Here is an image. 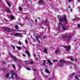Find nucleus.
Returning <instances> with one entry per match:
<instances>
[{"label": "nucleus", "mask_w": 80, "mask_h": 80, "mask_svg": "<svg viewBox=\"0 0 80 80\" xmlns=\"http://www.w3.org/2000/svg\"><path fill=\"white\" fill-rule=\"evenodd\" d=\"M48 25H49V24H48L46 25V26H48Z\"/></svg>", "instance_id": "obj_51"}, {"label": "nucleus", "mask_w": 80, "mask_h": 80, "mask_svg": "<svg viewBox=\"0 0 80 80\" xmlns=\"http://www.w3.org/2000/svg\"><path fill=\"white\" fill-rule=\"evenodd\" d=\"M9 55L11 56L12 59V60H13V61H14V62H16V61H18V62H20V61L19 60H18L16 57L12 55L11 53H9Z\"/></svg>", "instance_id": "obj_4"}, {"label": "nucleus", "mask_w": 80, "mask_h": 80, "mask_svg": "<svg viewBox=\"0 0 80 80\" xmlns=\"http://www.w3.org/2000/svg\"><path fill=\"white\" fill-rule=\"evenodd\" d=\"M11 20H13L14 18V16L13 15H11Z\"/></svg>", "instance_id": "obj_18"}, {"label": "nucleus", "mask_w": 80, "mask_h": 80, "mask_svg": "<svg viewBox=\"0 0 80 80\" xmlns=\"http://www.w3.org/2000/svg\"><path fill=\"white\" fill-rule=\"evenodd\" d=\"M26 69H27V70H30V68L28 67H26Z\"/></svg>", "instance_id": "obj_29"}, {"label": "nucleus", "mask_w": 80, "mask_h": 80, "mask_svg": "<svg viewBox=\"0 0 80 80\" xmlns=\"http://www.w3.org/2000/svg\"><path fill=\"white\" fill-rule=\"evenodd\" d=\"M5 11H6V12H10V10H9V9H8V8H7L5 9Z\"/></svg>", "instance_id": "obj_15"}, {"label": "nucleus", "mask_w": 80, "mask_h": 80, "mask_svg": "<svg viewBox=\"0 0 80 80\" xmlns=\"http://www.w3.org/2000/svg\"><path fill=\"white\" fill-rule=\"evenodd\" d=\"M45 77L46 78L47 77L48 78V76H45Z\"/></svg>", "instance_id": "obj_46"}, {"label": "nucleus", "mask_w": 80, "mask_h": 80, "mask_svg": "<svg viewBox=\"0 0 80 80\" xmlns=\"http://www.w3.org/2000/svg\"><path fill=\"white\" fill-rule=\"evenodd\" d=\"M25 62H27V61H25Z\"/></svg>", "instance_id": "obj_64"}, {"label": "nucleus", "mask_w": 80, "mask_h": 80, "mask_svg": "<svg viewBox=\"0 0 80 80\" xmlns=\"http://www.w3.org/2000/svg\"><path fill=\"white\" fill-rule=\"evenodd\" d=\"M29 5H29V4H28V5H27V7H29Z\"/></svg>", "instance_id": "obj_50"}, {"label": "nucleus", "mask_w": 80, "mask_h": 80, "mask_svg": "<svg viewBox=\"0 0 80 80\" xmlns=\"http://www.w3.org/2000/svg\"><path fill=\"white\" fill-rule=\"evenodd\" d=\"M63 47H64L66 48V50L67 51H70V49H71V47L70 46H63Z\"/></svg>", "instance_id": "obj_5"}, {"label": "nucleus", "mask_w": 80, "mask_h": 80, "mask_svg": "<svg viewBox=\"0 0 80 80\" xmlns=\"http://www.w3.org/2000/svg\"><path fill=\"white\" fill-rule=\"evenodd\" d=\"M73 9H72V8H71V9H70V10H71V11H72V10Z\"/></svg>", "instance_id": "obj_54"}, {"label": "nucleus", "mask_w": 80, "mask_h": 80, "mask_svg": "<svg viewBox=\"0 0 80 80\" xmlns=\"http://www.w3.org/2000/svg\"><path fill=\"white\" fill-rule=\"evenodd\" d=\"M35 22H37V19H36L35 20Z\"/></svg>", "instance_id": "obj_45"}, {"label": "nucleus", "mask_w": 80, "mask_h": 80, "mask_svg": "<svg viewBox=\"0 0 80 80\" xmlns=\"http://www.w3.org/2000/svg\"><path fill=\"white\" fill-rule=\"evenodd\" d=\"M20 21V18H19V21Z\"/></svg>", "instance_id": "obj_57"}, {"label": "nucleus", "mask_w": 80, "mask_h": 80, "mask_svg": "<svg viewBox=\"0 0 80 80\" xmlns=\"http://www.w3.org/2000/svg\"><path fill=\"white\" fill-rule=\"evenodd\" d=\"M48 22V20H45V23H47Z\"/></svg>", "instance_id": "obj_41"}, {"label": "nucleus", "mask_w": 80, "mask_h": 80, "mask_svg": "<svg viewBox=\"0 0 80 80\" xmlns=\"http://www.w3.org/2000/svg\"><path fill=\"white\" fill-rule=\"evenodd\" d=\"M67 37V41L70 42L72 40V36L70 35V34L67 32L65 33V35L62 36V38H65Z\"/></svg>", "instance_id": "obj_3"}, {"label": "nucleus", "mask_w": 80, "mask_h": 80, "mask_svg": "<svg viewBox=\"0 0 80 80\" xmlns=\"http://www.w3.org/2000/svg\"><path fill=\"white\" fill-rule=\"evenodd\" d=\"M44 38H46V36H44Z\"/></svg>", "instance_id": "obj_61"}, {"label": "nucleus", "mask_w": 80, "mask_h": 80, "mask_svg": "<svg viewBox=\"0 0 80 80\" xmlns=\"http://www.w3.org/2000/svg\"><path fill=\"white\" fill-rule=\"evenodd\" d=\"M73 57H72V56H71L70 57V59L71 60H72V61H74V60L72 59V58H72Z\"/></svg>", "instance_id": "obj_28"}, {"label": "nucleus", "mask_w": 80, "mask_h": 80, "mask_svg": "<svg viewBox=\"0 0 80 80\" xmlns=\"http://www.w3.org/2000/svg\"><path fill=\"white\" fill-rule=\"evenodd\" d=\"M38 18V19H39V20H40V18Z\"/></svg>", "instance_id": "obj_49"}, {"label": "nucleus", "mask_w": 80, "mask_h": 80, "mask_svg": "<svg viewBox=\"0 0 80 80\" xmlns=\"http://www.w3.org/2000/svg\"><path fill=\"white\" fill-rule=\"evenodd\" d=\"M68 1L69 2H73V0H68Z\"/></svg>", "instance_id": "obj_36"}, {"label": "nucleus", "mask_w": 80, "mask_h": 80, "mask_svg": "<svg viewBox=\"0 0 80 80\" xmlns=\"http://www.w3.org/2000/svg\"><path fill=\"white\" fill-rule=\"evenodd\" d=\"M42 65H45V63H43V64H42Z\"/></svg>", "instance_id": "obj_43"}, {"label": "nucleus", "mask_w": 80, "mask_h": 80, "mask_svg": "<svg viewBox=\"0 0 80 80\" xmlns=\"http://www.w3.org/2000/svg\"><path fill=\"white\" fill-rule=\"evenodd\" d=\"M17 48H18V50H21V49H22V48H21V47L17 46Z\"/></svg>", "instance_id": "obj_23"}, {"label": "nucleus", "mask_w": 80, "mask_h": 80, "mask_svg": "<svg viewBox=\"0 0 80 80\" xmlns=\"http://www.w3.org/2000/svg\"><path fill=\"white\" fill-rule=\"evenodd\" d=\"M78 2H80V0H78Z\"/></svg>", "instance_id": "obj_56"}, {"label": "nucleus", "mask_w": 80, "mask_h": 80, "mask_svg": "<svg viewBox=\"0 0 80 80\" xmlns=\"http://www.w3.org/2000/svg\"><path fill=\"white\" fill-rule=\"evenodd\" d=\"M74 74H75V73H72V74H71L70 75L69 78L72 77V76L74 75Z\"/></svg>", "instance_id": "obj_19"}, {"label": "nucleus", "mask_w": 80, "mask_h": 80, "mask_svg": "<svg viewBox=\"0 0 80 80\" xmlns=\"http://www.w3.org/2000/svg\"><path fill=\"white\" fill-rule=\"evenodd\" d=\"M32 70L33 71H34L35 72H37V70H36L35 68H33Z\"/></svg>", "instance_id": "obj_33"}, {"label": "nucleus", "mask_w": 80, "mask_h": 80, "mask_svg": "<svg viewBox=\"0 0 80 80\" xmlns=\"http://www.w3.org/2000/svg\"><path fill=\"white\" fill-rule=\"evenodd\" d=\"M45 72L46 73H50V72H49V71H48V70L47 69H45Z\"/></svg>", "instance_id": "obj_21"}, {"label": "nucleus", "mask_w": 80, "mask_h": 80, "mask_svg": "<svg viewBox=\"0 0 80 80\" xmlns=\"http://www.w3.org/2000/svg\"><path fill=\"white\" fill-rule=\"evenodd\" d=\"M3 63H4V64H5V63H6V62H3Z\"/></svg>", "instance_id": "obj_60"}, {"label": "nucleus", "mask_w": 80, "mask_h": 80, "mask_svg": "<svg viewBox=\"0 0 80 80\" xmlns=\"http://www.w3.org/2000/svg\"><path fill=\"white\" fill-rule=\"evenodd\" d=\"M58 62V60H54L53 61V62Z\"/></svg>", "instance_id": "obj_40"}, {"label": "nucleus", "mask_w": 80, "mask_h": 80, "mask_svg": "<svg viewBox=\"0 0 80 80\" xmlns=\"http://www.w3.org/2000/svg\"><path fill=\"white\" fill-rule=\"evenodd\" d=\"M58 49H57L55 51V53H56V54H57L58 53Z\"/></svg>", "instance_id": "obj_22"}, {"label": "nucleus", "mask_w": 80, "mask_h": 80, "mask_svg": "<svg viewBox=\"0 0 80 80\" xmlns=\"http://www.w3.org/2000/svg\"><path fill=\"white\" fill-rule=\"evenodd\" d=\"M22 56L24 57H26V55L25 54H23Z\"/></svg>", "instance_id": "obj_39"}, {"label": "nucleus", "mask_w": 80, "mask_h": 80, "mask_svg": "<svg viewBox=\"0 0 80 80\" xmlns=\"http://www.w3.org/2000/svg\"><path fill=\"white\" fill-rule=\"evenodd\" d=\"M4 70H7V69L6 68H5V69H4Z\"/></svg>", "instance_id": "obj_53"}, {"label": "nucleus", "mask_w": 80, "mask_h": 80, "mask_svg": "<svg viewBox=\"0 0 80 80\" xmlns=\"http://www.w3.org/2000/svg\"><path fill=\"white\" fill-rule=\"evenodd\" d=\"M8 77H9V73H7L6 75V78H8Z\"/></svg>", "instance_id": "obj_14"}, {"label": "nucleus", "mask_w": 80, "mask_h": 80, "mask_svg": "<svg viewBox=\"0 0 80 80\" xmlns=\"http://www.w3.org/2000/svg\"><path fill=\"white\" fill-rule=\"evenodd\" d=\"M33 61L32 60L31 61L29 62V64H33Z\"/></svg>", "instance_id": "obj_24"}, {"label": "nucleus", "mask_w": 80, "mask_h": 80, "mask_svg": "<svg viewBox=\"0 0 80 80\" xmlns=\"http://www.w3.org/2000/svg\"><path fill=\"white\" fill-rule=\"evenodd\" d=\"M23 25L24 24L23 23L21 24H21H20V25H21V27H22V26H23Z\"/></svg>", "instance_id": "obj_35"}, {"label": "nucleus", "mask_w": 80, "mask_h": 80, "mask_svg": "<svg viewBox=\"0 0 80 80\" xmlns=\"http://www.w3.org/2000/svg\"><path fill=\"white\" fill-rule=\"evenodd\" d=\"M77 18V20H80V18H78L77 17H76L75 18L72 20L73 21V20H76V19Z\"/></svg>", "instance_id": "obj_17"}, {"label": "nucleus", "mask_w": 80, "mask_h": 80, "mask_svg": "<svg viewBox=\"0 0 80 80\" xmlns=\"http://www.w3.org/2000/svg\"><path fill=\"white\" fill-rule=\"evenodd\" d=\"M75 78L76 79V80H78V77L77 76H75Z\"/></svg>", "instance_id": "obj_34"}, {"label": "nucleus", "mask_w": 80, "mask_h": 80, "mask_svg": "<svg viewBox=\"0 0 80 80\" xmlns=\"http://www.w3.org/2000/svg\"><path fill=\"white\" fill-rule=\"evenodd\" d=\"M58 18L59 19V25H61L62 27V28L63 30H67V28L65 24H62V23L63 22H65L66 24H67L68 22H67V17L65 16H64L62 17L61 16H58Z\"/></svg>", "instance_id": "obj_1"}, {"label": "nucleus", "mask_w": 80, "mask_h": 80, "mask_svg": "<svg viewBox=\"0 0 80 80\" xmlns=\"http://www.w3.org/2000/svg\"><path fill=\"white\" fill-rule=\"evenodd\" d=\"M74 42H77V40L76 39H75L74 40Z\"/></svg>", "instance_id": "obj_55"}, {"label": "nucleus", "mask_w": 80, "mask_h": 80, "mask_svg": "<svg viewBox=\"0 0 80 80\" xmlns=\"http://www.w3.org/2000/svg\"><path fill=\"white\" fill-rule=\"evenodd\" d=\"M7 3L8 5L9 6V7H10L11 4L10 3Z\"/></svg>", "instance_id": "obj_26"}, {"label": "nucleus", "mask_w": 80, "mask_h": 80, "mask_svg": "<svg viewBox=\"0 0 80 80\" xmlns=\"http://www.w3.org/2000/svg\"><path fill=\"white\" fill-rule=\"evenodd\" d=\"M4 30H5V31H7V32H10V30L9 29V28H4Z\"/></svg>", "instance_id": "obj_11"}, {"label": "nucleus", "mask_w": 80, "mask_h": 80, "mask_svg": "<svg viewBox=\"0 0 80 80\" xmlns=\"http://www.w3.org/2000/svg\"><path fill=\"white\" fill-rule=\"evenodd\" d=\"M25 52L28 55V57H30V53L29 51H28V50H26Z\"/></svg>", "instance_id": "obj_6"}, {"label": "nucleus", "mask_w": 80, "mask_h": 80, "mask_svg": "<svg viewBox=\"0 0 80 80\" xmlns=\"http://www.w3.org/2000/svg\"><path fill=\"white\" fill-rule=\"evenodd\" d=\"M78 28H80V24H78Z\"/></svg>", "instance_id": "obj_37"}, {"label": "nucleus", "mask_w": 80, "mask_h": 80, "mask_svg": "<svg viewBox=\"0 0 80 80\" xmlns=\"http://www.w3.org/2000/svg\"><path fill=\"white\" fill-rule=\"evenodd\" d=\"M12 67L13 68H14V69H16V68L15 67V65L13 64H12Z\"/></svg>", "instance_id": "obj_25"}, {"label": "nucleus", "mask_w": 80, "mask_h": 80, "mask_svg": "<svg viewBox=\"0 0 80 80\" xmlns=\"http://www.w3.org/2000/svg\"><path fill=\"white\" fill-rule=\"evenodd\" d=\"M25 43H27V40H25Z\"/></svg>", "instance_id": "obj_44"}, {"label": "nucleus", "mask_w": 80, "mask_h": 80, "mask_svg": "<svg viewBox=\"0 0 80 80\" xmlns=\"http://www.w3.org/2000/svg\"><path fill=\"white\" fill-rule=\"evenodd\" d=\"M33 40H35V39H34V38H32Z\"/></svg>", "instance_id": "obj_59"}, {"label": "nucleus", "mask_w": 80, "mask_h": 80, "mask_svg": "<svg viewBox=\"0 0 80 80\" xmlns=\"http://www.w3.org/2000/svg\"><path fill=\"white\" fill-rule=\"evenodd\" d=\"M76 67H75V66L74 67V68H76Z\"/></svg>", "instance_id": "obj_63"}, {"label": "nucleus", "mask_w": 80, "mask_h": 80, "mask_svg": "<svg viewBox=\"0 0 80 80\" xmlns=\"http://www.w3.org/2000/svg\"><path fill=\"white\" fill-rule=\"evenodd\" d=\"M17 23V24H18L19 25H20V24L21 23H20V22H18Z\"/></svg>", "instance_id": "obj_42"}, {"label": "nucleus", "mask_w": 80, "mask_h": 80, "mask_svg": "<svg viewBox=\"0 0 80 80\" xmlns=\"http://www.w3.org/2000/svg\"><path fill=\"white\" fill-rule=\"evenodd\" d=\"M11 74L12 77L13 79L17 80H20V78L17 75L15 74V72L14 71H11Z\"/></svg>", "instance_id": "obj_2"}, {"label": "nucleus", "mask_w": 80, "mask_h": 80, "mask_svg": "<svg viewBox=\"0 0 80 80\" xmlns=\"http://www.w3.org/2000/svg\"><path fill=\"white\" fill-rule=\"evenodd\" d=\"M35 37L36 38L38 42V43H40V41H39V40H38V38H40V37H39V36H35Z\"/></svg>", "instance_id": "obj_8"}, {"label": "nucleus", "mask_w": 80, "mask_h": 80, "mask_svg": "<svg viewBox=\"0 0 80 80\" xmlns=\"http://www.w3.org/2000/svg\"><path fill=\"white\" fill-rule=\"evenodd\" d=\"M19 10H21V11H22V8H21V7H19Z\"/></svg>", "instance_id": "obj_31"}, {"label": "nucleus", "mask_w": 80, "mask_h": 80, "mask_svg": "<svg viewBox=\"0 0 80 80\" xmlns=\"http://www.w3.org/2000/svg\"><path fill=\"white\" fill-rule=\"evenodd\" d=\"M14 36H18L19 37H21L22 34L20 33H17L15 34H13Z\"/></svg>", "instance_id": "obj_7"}, {"label": "nucleus", "mask_w": 80, "mask_h": 80, "mask_svg": "<svg viewBox=\"0 0 80 80\" xmlns=\"http://www.w3.org/2000/svg\"><path fill=\"white\" fill-rule=\"evenodd\" d=\"M11 46L12 47V48L13 49H14V50H15V46H14L12 45Z\"/></svg>", "instance_id": "obj_30"}, {"label": "nucleus", "mask_w": 80, "mask_h": 80, "mask_svg": "<svg viewBox=\"0 0 80 80\" xmlns=\"http://www.w3.org/2000/svg\"><path fill=\"white\" fill-rule=\"evenodd\" d=\"M15 28H16V29H18V25H16L15 26Z\"/></svg>", "instance_id": "obj_32"}, {"label": "nucleus", "mask_w": 80, "mask_h": 80, "mask_svg": "<svg viewBox=\"0 0 80 80\" xmlns=\"http://www.w3.org/2000/svg\"><path fill=\"white\" fill-rule=\"evenodd\" d=\"M61 25H60V23H59V25L58 26L57 28V29L58 31H60V26Z\"/></svg>", "instance_id": "obj_9"}, {"label": "nucleus", "mask_w": 80, "mask_h": 80, "mask_svg": "<svg viewBox=\"0 0 80 80\" xmlns=\"http://www.w3.org/2000/svg\"><path fill=\"white\" fill-rule=\"evenodd\" d=\"M36 60L37 61V60H38V59H37V58H36Z\"/></svg>", "instance_id": "obj_58"}, {"label": "nucleus", "mask_w": 80, "mask_h": 80, "mask_svg": "<svg viewBox=\"0 0 80 80\" xmlns=\"http://www.w3.org/2000/svg\"><path fill=\"white\" fill-rule=\"evenodd\" d=\"M48 62L49 63L50 65H52V63L51 62V61L50 60H48Z\"/></svg>", "instance_id": "obj_20"}, {"label": "nucleus", "mask_w": 80, "mask_h": 80, "mask_svg": "<svg viewBox=\"0 0 80 80\" xmlns=\"http://www.w3.org/2000/svg\"><path fill=\"white\" fill-rule=\"evenodd\" d=\"M60 62L61 63H66V61L61 59L60 60Z\"/></svg>", "instance_id": "obj_13"}, {"label": "nucleus", "mask_w": 80, "mask_h": 80, "mask_svg": "<svg viewBox=\"0 0 80 80\" xmlns=\"http://www.w3.org/2000/svg\"><path fill=\"white\" fill-rule=\"evenodd\" d=\"M18 44H19V45H21L22 44V45H23V43H22V42H18Z\"/></svg>", "instance_id": "obj_27"}, {"label": "nucleus", "mask_w": 80, "mask_h": 80, "mask_svg": "<svg viewBox=\"0 0 80 80\" xmlns=\"http://www.w3.org/2000/svg\"><path fill=\"white\" fill-rule=\"evenodd\" d=\"M18 67L19 70H20V69H21V68H22V66H21L20 64H18Z\"/></svg>", "instance_id": "obj_16"}, {"label": "nucleus", "mask_w": 80, "mask_h": 80, "mask_svg": "<svg viewBox=\"0 0 80 80\" xmlns=\"http://www.w3.org/2000/svg\"><path fill=\"white\" fill-rule=\"evenodd\" d=\"M34 57H35V55H34Z\"/></svg>", "instance_id": "obj_62"}, {"label": "nucleus", "mask_w": 80, "mask_h": 80, "mask_svg": "<svg viewBox=\"0 0 80 80\" xmlns=\"http://www.w3.org/2000/svg\"><path fill=\"white\" fill-rule=\"evenodd\" d=\"M38 3H39V4L40 5H42V4H43V3H44V2L43 1H42V0H41V1H39Z\"/></svg>", "instance_id": "obj_10"}, {"label": "nucleus", "mask_w": 80, "mask_h": 80, "mask_svg": "<svg viewBox=\"0 0 80 80\" xmlns=\"http://www.w3.org/2000/svg\"><path fill=\"white\" fill-rule=\"evenodd\" d=\"M43 62H45L46 61L45 60H43Z\"/></svg>", "instance_id": "obj_47"}, {"label": "nucleus", "mask_w": 80, "mask_h": 80, "mask_svg": "<svg viewBox=\"0 0 80 80\" xmlns=\"http://www.w3.org/2000/svg\"><path fill=\"white\" fill-rule=\"evenodd\" d=\"M56 12H58V10H59L58 9H55Z\"/></svg>", "instance_id": "obj_38"}, {"label": "nucleus", "mask_w": 80, "mask_h": 80, "mask_svg": "<svg viewBox=\"0 0 80 80\" xmlns=\"http://www.w3.org/2000/svg\"><path fill=\"white\" fill-rule=\"evenodd\" d=\"M44 52L45 53H48L47 52V49L45 48L44 49Z\"/></svg>", "instance_id": "obj_12"}, {"label": "nucleus", "mask_w": 80, "mask_h": 80, "mask_svg": "<svg viewBox=\"0 0 80 80\" xmlns=\"http://www.w3.org/2000/svg\"><path fill=\"white\" fill-rule=\"evenodd\" d=\"M75 61H77V59L76 58V59H75Z\"/></svg>", "instance_id": "obj_52"}, {"label": "nucleus", "mask_w": 80, "mask_h": 80, "mask_svg": "<svg viewBox=\"0 0 80 80\" xmlns=\"http://www.w3.org/2000/svg\"><path fill=\"white\" fill-rule=\"evenodd\" d=\"M68 8H71V7L70 6H69V7H68Z\"/></svg>", "instance_id": "obj_48"}]
</instances>
